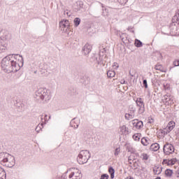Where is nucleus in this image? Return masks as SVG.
I'll list each match as a JSON object with an SVG mask.
<instances>
[{"label":"nucleus","mask_w":179,"mask_h":179,"mask_svg":"<svg viewBox=\"0 0 179 179\" xmlns=\"http://www.w3.org/2000/svg\"><path fill=\"white\" fill-rule=\"evenodd\" d=\"M12 57H13V55H8L3 58L1 62V66L2 69L4 71V72L7 73H11V72H13L15 73L17 72L15 67L16 64L13 63L12 62V59H10L12 58Z\"/></svg>","instance_id":"obj_1"},{"label":"nucleus","mask_w":179,"mask_h":179,"mask_svg":"<svg viewBox=\"0 0 179 179\" xmlns=\"http://www.w3.org/2000/svg\"><path fill=\"white\" fill-rule=\"evenodd\" d=\"M34 99H36L37 100H41L43 101V103H47V101H50L51 96H50V93L47 89L39 88L35 92Z\"/></svg>","instance_id":"obj_2"},{"label":"nucleus","mask_w":179,"mask_h":179,"mask_svg":"<svg viewBox=\"0 0 179 179\" xmlns=\"http://www.w3.org/2000/svg\"><path fill=\"white\" fill-rule=\"evenodd\" d=\"M10 55H13L12 57H10L11 62H13V64H15V70H17V71H19L24 64L23 57L17 54H13Z\"/></svg>","instance_id":"obj_3"},{"label":"nucleus","mask_w":179,"mask_h":179,"mask_svg":"<svg viewBox=\"0 0 179 179\" xmlns=\"http://www.w3.org/2000/svg\"><path fill=\"white\" fill-rule=\"evenodd\" d=\"M90 159V152L88 150H81L77 157V162L79 164H86Z\"/></svg>","instance_id":"obj_4"},{"label":"nucleus","mask_w":179,"mask_h":179,"mask_svg":"<svg viewBox=\"0 0 179 179\" xmlns=\"http://www.w3.org/2000/svg\"><path fill=\"white\" fill-rule=\"evenodd\" d=\"M174 145L173 144L166 143L163 147V152L165 155H169L174 153Z\"/></svg>","instance_id":"obj_5"},{"label":"nucleus","mask_w":179,"mask_h":179,"mask_svg":"<svg viewBox=\"0 0 179 179\" xmlns=\"http://www.w3.org/2000/svg\"><path fill=\"white\" fill-rule=\"evenodd\" d=\"M15 164V157L10 155V157H8V160L4 162L3 166L12 169V167H13Z\"/></svg>","instance_id":"obj_6"},{"label":"nucleus","mask_w":179,"mask_h":179,"mask_svg":"<svg viewBox=\"0 0 179 179\" xmlns=\"http://www.w3.org/2000/svg\"><path fill=\"white\" fill-rule=\"evenodd\" d=\"M10 155L8 152H0V164L2 166L5 164L6 162H8V158L10 157Z\"/></svg>","instance_id":"obj_7"},{"label":"nucleus","mask_w":179,"mask_h":179,"mask_svg":"<svg viewBox=\"0 0 179 179\" xmlns=\"http://www.w3.org/2000/svg\"><path fill=\"white\" fill-rule=\"evenodd\" d=\"M41 120L42 121V123L41 124V127H42V128H44V125H45V124H47V122H48V121L50 120V119L51 118V116H49L45 113H43L41 115Z\"/></svg>","instance_id":"obj_8"},{"label":"nucleus","mask_w":179,"mask_h":179,"mask_svg":"<svg viewBox=\"0 0 179 179\" xmlns=\"http://www.w3.org/2000/svg\"><path fill=\"white\" fill-rule=\"evenodd\" d=\"M90 51H92V45L88 43L82 48V52L84 55H89Z\"/></svg>","instance_id":"obj_9"},{"label":"nucleus","mask_w":179,"mask_h":179,"mask_svg":"<svg viewBox=\"0 0 179 179\" xmlns=\"http://www.w3.org/2000/svg\"><path fill=\"white\" fill-rule=\"evenodd\" d=\"M133 126L136 128V129H141L142 127H143V122L139 121L138 120H133Z\"/></svg>","instance_id":"obj_10"},{"label":"nucleus","mask_w":179,"mask_h":179,"mask_svg":"<svg viewBox=\"0 0 179 179\" xmlns=\"http://www.w3.org/2000/svg\"><path fill=\"white\" fill-rule=\"evenodd\" d=\"M175 127H176V122H174V121L169 122L166 126V129L168 132H171V131L174 129Z\"/></svg>","instance_id":"obj_11"},{"label":"nucleus","mask_w":179,"mask_h":179,"mask_svg":"<svg viewBox=\"0 0 179 179\" xmlns=\"http://www.w3.org/2000/svg\"><path fill=\"white\" fill-rule=\"evenodd\" d=\"M160 149V145L159 143H152L150 147V150H152V152H157Z\"/></svg>","instance_id":"obj_12"},{"label":"nucleus","mask_w":179,"mask_h":179,"mask_svg":"<svg viewBox=\"0 0 179 179\" xmlns=\"http://www.w3.org/2000/svg\"><path fill=\"white\" fill-rule=\"evenodd\" d=\"M155 69H156V71H160V72H164V73H166V72H167V69L163 67V65L162 64L155 65Z\"/></svg>","instance_id":"obj_13"},{"label":"nucleus","mask_w":179,"mask_h":179,"mask_svg":"<svg viewBox=\"0 0 179 179\" xmlns=\"http://www.w3.org/2000/svg\"><path fill=\"white\" fill-rule=\"evenodd\" d=\"M136 104L138 108L145 106V102H143V99H142V98H137L136 100Z\"/></svg>","instance_id":"obj_14"},{"label":"nucleus","mask_w":179,"mask_h":179,"mask_svg":"<svg viewBox=\"0 0 179 179\" xmlns=\"http://www.w3.org/2000/svg\"><path fill=\"white\" fill-rule=\"evenodd\" d=\"M60 27H69V21L68 20H63L59 22Z\"/></svg>","instance_id":"obj_15"},{"label":"nucleus","mask_w":179,"mask_h":179,"mask_svg":"<svg viewBox=\"0 0 179 179\" xmlns=\"http://www.w3.org/2000/svg\"><path fill=\"white\" fill-rule=\"evenodd\" d=\"M120 134L121 135H124L125 134H129V131H128V127L125 125H123L120 127Z\"/></svg>","instance_id":"obj_16"},{"label":"nucleus","mask_w":179,"mask_h":179,"mask_svg":"<svg viewBox=\"0 0 179 179\" xmlns=\"http://www.w3.org/2000/svg\"><path fill=\"white\" fill-rule=\"evenodd\" d=\"M162 170H163L162 167L159 168V166H155L153 168V173L154 174H157V176H159V174L162 173Z\"/></svg>","instance_id":"obj_17"},{"label":"nucleus","mask_w":179,"mask_h":179,"mask_svg":"<svg viewBox=\"0 0 179 179\" xmlns=\"http://www.w3.org/2000/svg\"><path fill=\"white\" fill-rule=\"evenodd\" d=\"M92 59L94 61H96V62L98 65H104V62L101 59V57H99V60H98L97 57L94 56V57H92Z\"/></svg>","instance_id":"obj_18"},{"label":"nucleus","mask_w":179,"mask_h":179,"mask_svg":"<svg viewBox=\"0 0 179 179\" xmlns=\"http://www.w3.org/2000/svg\"><path fill=\"white\" fill-rule=\"evenodd\" d=\"M150 141V139L147 138L146 137H143L141 138V143L143 145V146H148L149 145V142Z\"/></svg>","instance_id":"obj_19"},{"label":"nucleus","mask_w":179,"mask_h":179,"mask_svg":"<svg viewBox=\"0 0 179 179\" xmlns=\"http://www.w3.org/2000/svg\"><path fill=\"white\" fill-rule=\"evenodd\" d=\"M134 45H136V47H137V48H140V47H142L143 45V43H142V41H141V40L135 39Z\"/></svg>","instance_id":"obj_20"},{"label":"nucleus","mask_w":179,"mask_h":179,"mask_svg":"<svg viewBox=\"0 0 179 179\" xmlns=\"http://www.w3.org/2000/svg\"><path fill=\"white\" fill-rule=\"evenodd\" d=\"M107 76L108 78H114V76H115V71H112V70H109L107 71Z\"/></svg>","instance_id":"obj_21"},{"label":"nucleus","mask_w":179,"mask_h":179,"mask_svg":"<svg viewBox=\"0 0 179 179\" xmlns=\"http://www.w3.org/2000/svg\"><path fill=\"white\" fill-rule=\"evenodd\" d=\"M0 179H6V172L3 169H0Z\"/></svg>","instance_id":"obj_22"},{"label":"nucleus","mask_w":179,"mask_h":179,"mask_svg":"<svg viewBox=\"0 0 179 179\" xmlns=\"http://www.w3.org/2000/svg\"><path fill=\"white\" fill-rule=\"evenodd\" d=\"M165 176L166 177H171L173 176V170L169 169L165 170Z\"/></svg>","instance_id":"obj_23"},{"label":"nucleus","mask_w":179,"mask_h":179,"mask_svg":"<svg viewBox=\"0 0 179 179\" xmlns=\"http://www.w3.org/2000/svg\"><path fill=\"white\" fill-rule=\"evenodd\" d=\"M124 117H125L126 120H132L135 117V114L126 113Z\"/></svg>","instance_id":"obj_24"},{"label":"nucleus","mask_w":179,"mask_h":179,"mask_svg":"<svg viewBox=\"0 0 179 179\" xmlns=\"http://www.w3.org/2000/svg\"><path fill=\"white\" fill-rule=\"evenodd\" d=\"M74 22V26L76 27H78V26H79L80 24V18L79 17H76L73 20Z\"/></svg>","instance_id":"obj_25"},{"label":"nucleus","mask_w":179,"mask_h":179,"mask_svg":"<svg viewBox=\"0 0 179 179\" xmlns=\"http://www.w3.org/2000/svg\"><path fill=\"white\" fill-rule=\"evenodd\" d=\"M5 50H6V45L0 42V53L3 52V51H5Z\"/></svg>","instance_id":"obj_26"},{"label":"nucleus","mask_w":179,"mask_h":179,"mask_svg":"<svg viewBox=\"0 0 179 179\" xmlns=\"http://www.w3.org/2000/svg\"><path fill=\"white\" fill-rule=\"evenodd\" d=\"M128 36V35H127V34H122L121 35H120V38H121L122 41L123 43H125V41H127V38Z\"/></svg>","instance_id":"obj_27"},{"label":"nucleus","mask_w":179,"mask_h":179,"mask_svg":"<svg viewBox=\"0 0 179 179\" xmlns=\"http://www.w3.org/2000/svg\"><path fill=\"white\" fill-rule=\"evenodd\" d=\"M127 150L130 153H135V152H136V150H135V149H134L131 145H127Z\"/></svg>","instance_id":"obj_28"},{"label":"nucleus","mask_w":179,"mask_h":179,"mask_svg":"<svg viewBox=\"0 0 179 179\" xmlns=\"http://www.w3.org/2000/svg\"><path fill=\"white\" fill-rule=\"evenodd\" d=\"M177 162H178V160L176 158L169 159V164L170 166H174Z\"/></svg>","instance_id":"obj_29"},{"label":"nucleus","mask_w":179,"mask_h":179,"mask_svg":"<svg viewBox=\"0 0 179 179\" xmlns=\"http://www.w3.org/2000/svg\"><path fill=\"white\" fill-rule=\"evenodd\" d=\"M129 108L130 113L131 114H135V113L136 112V108L133 106H130Z\"/></svg>","instance_id":"obj_30"},{"label":"nucleus","mask_w":179,"mask_h":179,"mask_svg":"<svg viewBox=\"0 0 179 179\" xmlns=\"http://www.w3.org/2000/svg\"><path fill=\"white\" fill-rule=\"evenodd\" d=\"M138 114H143V113H145V106H141L140 108H138Z\"/></svg>","instance_id":"obj_31"},{"label":"nucleus","mask_w":179,"mask_h":179,"mask_svg":"<svg viewBox=\"0 0 179 179\" xmlns=\"http://www.w3.org/2000/svg\"><path fill=\"white\" fill-rule=\"evenodd\" d=\"M102 10V16H108V9L103 8Z\"/></svg>","instance_id":"obj_32"},{"label":"nucleus","mask_w":179,"mask_h":179,"mask_svg":"<svg viewBox=\"0 0 179 179\" xmlns=\"http://www.w3.org/2000/svg\"><path fill=\"white\" fill-rule=\"evenodd\" d=\"M108 178H110V176H108V174H107V173L101 174V178H100V179H108Z\"/></svg>","instance_id":"obj_33"},{"label":"nucleus","mask_w":179,"mask_h":179,"mask_svg":"<svg viewBox=\"0 0 179 179\" xmlns=\"http://www.w3.org/2000/svg\"><path fill=\"white\" fill-rule=\"evenodd\" d=\"M64 16H67V17H70L71 15H72V13H71V11H68V10H64Z\"/></svg>","instance_id":"obj_34"},{"label":"nucleus","mask_w":179,"mask_h":179,"mask_svg":"<svg viewBox=\"0 0 179 179\" xmlns=\"http://www.w3.org/2000/svg\"><path fill=\"white\" fill-rule=\"evenodd\" d=\"M62 31H64V33H68V30H70L69 27H60Z\"/></svg>","instance_id":"obj_35"},{"label":"nucleus","mask_w":179,"mask_h":179,"mask_svg":"<svg viewBox=\"0 0 179 179\" xmlns=\"http://www.w3.org/2000/svg\"><path fill=\"white\" fill-rule=\"evenodd\" d=\"M108 173L110 174L115 173V170L114 169V168L113 166H109V168H108Z\"/></svg>","instance_id":"obj_36"},{"label":"nucleus","mask_w":179,"mask_h":179,"mask_svg":"<svg viewBox=\"0 0 179 179\" xmlns=\"http://www.w3.org/2000/svg\"><path fill=\"white\" fill-rule=\"evenodd\" d=\"M133 139H134L136 141H138L141 139V136L139 134H134L133 135Z\"/></svg>","instance_id":"obj_37"},{"label":"nucleus","mask_w":179,"mask_h":179,"mask_svg":"<svg viewBox=\"0 0 179 179\" xmlns=\"http://www.w3.org/2000/svg\"><path fill=\"white\" fill-rule=\"evenodd\" d=\"M162 164H167V166H170V159H163Z\"/></svg>","instance_id":"obj_38"},{"label":"nucleus","mask_w":179,"mask_h":179,"mask_svg":"<svg viewBox=\"0 0 179 179\" xmlns=\"http://www.w3.org/2000/svg\"><path fill=\"white\" fill-rule=\"evenodd\" d=\"M120 152H121V149L120 148H117L115 150V156H118V155H120Z\"/></svg>","instance_id":"obj_39"},{"label":"nucleus","mask_w":179,"mask_h":179,"mask_svg":"<svg viewBox=\"0 0 179 179\" xmlns=\"http://www.w3.org/2000/svg\"><path fill=\"white\" fill-rule=\"evenodd\" d=\"M41 129H43V127L38 125L36 127V128L35 129V131L38 133V132H40V131H41Z\"/></svg>","instance_id":"obj_40"},{"label":"nucleus","mask_w":179,"mask_h":179,"mask_svg":"<svg viewBox=\"0 0 179 179\" xmlns=\"http://www.w3.org/2000/svg\"><path fill=\"white\" fill-rule=\"evenodd\" d=\"M143 85L145 89H148V80H143Z\"/></svg>","instance_id":"obj_41"},{"label":"nucleus","mask_w":179,"mask_h":179,"mask_svg":"<svg viewBox=\"0 0 179 179\" xmlns=\"http://www.w3.org/2000/svg\"><path fill=\"white\" fill-rule=\"evenodd\" d=\"M164 89L165 90H170V85H169V84H164Z\"/></svg>","instance_id":"obj_42"},{"label":"nucleus","mask_w":179,"mask_h":179,"mask_svg":"<svg viewBox=\"0 0 179 179\" xmlns=\"http://www.w3.org/2000/svg\"><path fill=\"white\" fill-rule=\"evenodd\" d=\"M148 159H149V155H148V154H143V160H148Z\"/></svg>","instance_id":"obj_43"},{"label":"nucleus","mask_w":179,"mask_h":179,"mask_svg":"<svg viewBox=\"0 0 179 179\" xmlns=\"http://www.w3.org/2000/svg\"><path fill=\"white\" fill-rule=\"evenodd\" d=\"M77 4L79 5L80 8H83V1H78Z\"/></svg>","instance_id":"obj_44"},{"label":"nucleus","mask_w":179,"mask_h":179,"mask_svg":"<svg viewBox=\"0 0 179 179\" xmlns=\"http://www.w3.org/2000/svg\"><path fill=\"white\" fill-rule=\"evenodd\" d=\"M174 66H179L178 60H175L173 62Z\"/></svg>","instance_id":"obj_45"},{"label":"nucleus","mask_w":179,"mask_h":179,"mask_svg":"<svg viewBox=\"0 0 179 179\" xmlns=\"http://www.w3.org/2000/svg\"><path fill=\"white\" fill-rule=\"evenodd\" d=\"M175 18H176L177 22H179V10H178V13H176Z\"/></svg>","instance_id":"obj_46"},{"label":"nucleus","mask_w":179,"mask_h":179,"mask_svg":"<svg viewBox=\"0 0 179 179\" xmlns=\"http://www.w3.org/2000/svg\"><path fill=\"white\" fill-rule=\"evenodd\" d=\"M73 176H75V172H71L70 173V175L69 176V178H72V177H73Z\"/></svg>","instance_id":"obj_47"},{"label":"nucleus","mask_w":179,"mask_h":179,"mask_svg":"<svg viewBox=\"0 0 179 179\" xmlns=\"http://www.w3.org/2000/svg\"><path fill=\"white\" fill-rule=\"evenodd\" d=\"M80 174V171H78V173L76 174L75 177L76 178L75 179H78V177H79V175Z\"/></svg>","instance_id":"obj_48"},{"label":"nucleus","mask_w":179,"mask_h":179,"mask_svg":"<svg viewBox=\"0 0 179 179\" xmlns=\"http://www.w3.org/2000/svg\"><path fill=\"white\" fill-rule=\"evenodd\" d=\"M92 15H93L94 17H100V14L96 15L95 13H92Z\"/></svg>","instance_id":"obj_49"},{"label":"nucleus","mask_w":179,"mask_h":179,"mask_svg":"<svg viewBox=\"0 0 179 179\" xmlns=\"http://www.w3.org/2000/svg\"><path fill=\"white\" fill-rule=\"evenodd\" d=\"M120 83H121V85H125L126 83H127V82L125 81V80H120Z\"/></svg>","instance_id":"obj_50"},{"label":"nucleus","mask_w":179,"mask_h":179,"mask_svg":"<svg viewBox=\"0 0 179 179\" xmlns=\"http://www.w3.org/2000/svg\"><path fill=\"white\" fill-rule=\"evenodd\" d=\"M71 127H73L74 128V129H78V128H79V124H76V125H71Z\"/></svg>","instance_id":"obj_51"},{"label":"nucleus","mask_w":179,"mask_h":179,"mask_svg":"<svg viewBox=\"0 0 179 179\" xmlns=\"http://www.w3.org/2000/svg\"><path fill=\"white\" fill-rule=\"evenodd\" d=\"M62 178H63V179H66V173H64V174L62 176Z\"/></svg>","instance_id":"obj_52"},{"label":"nucleus","mask_w":179,"mask_h":179,"mask_svg":"<svg viewBox=\"0 0 179 179\" xmlns=\"http://www.w3.org/2000/svg\"><path fill=\"white\" fill-rule=\"evenodd\" d=\"M110 178H111V179H113L114 177H115V173H110Z\"/></svg>","instance_id":"obj_53"},{"label":"nucleus","mask_w":179,"mask_h":179,"mask_svg":"<svg viewBox=\"0 0 179 179\" xmlns=\"http://www.w3.org/2000/svg\"><path fill=\"white\" fill-rule=\"evenodd\" d=\"M113 67L114 66H116V68H118L119 67V66L117 65V64L116 63V62H115L114 64H113Z\"/></svg>","instance_id":"obj_54"},{"label":"nucleus","mask_w":179,"mask_h":179,"mask_svg":"<svg viewBox=\"0 0 179 179\" xmlns=\"http://www.w3.org/2000/svg\"><path fill=\"white\" fill-rule=\"evenodd\" d=\"M159 2H165L166 0H159Z\"/></svg>","instance_id":"obj_55"},{"label":"nucleus","mask_w":179,"mask_h":179,"mask_svg":"<svg viewBox=\"0 0 179 179\" xmlns=\"http://www.w3.org/2000/svg\"><path fill=\"white\" fill-rule=\"evenodd\" d=\"M155 179H162V178H160V176H158Z\"/></svg>","instance_id":"obj_56"},{"label":"nucleus","mask_w":179,"mask_h":179,"mask_svg":"<svg viewBox=\"0 0 179 179\" xmlns=\"http://www.w3.org/2000/svg\"><path fill=\"white\" fill-rule=\"evenodd\" d=\"M128 2V0L124 1V3H127Z\"/></svg>","instance_id":"obj_57"},{"label":"nucleus","mask_w":179,"mask_h":179,"mask_svg":"<svg viewBox=\"0 0 179 179\" xmlns=\"http://www.w3.org/2000/svg\"><path fill=\"white\" fill-rule=\"evenodd\" d=\"M91 29H92V28H89V29H87V31H90L91 30Z\"/></svg>","instance_id":"obj_58"},{"label":"nucleus","mask_w":179,"mask_h":179,"mask_svg":"<svg viewBox=\"0 0 179 179\" xmlns=\"http://www.w3.org/2000/svg\"><path fill=\"white\" fill-rule=\"evenodd\" d=\"M101 5L102 8H104V6L103 5V3H101Z\"/></svg>","instance_id":"obj_59"},{"label":"nucleus","mask_w":179,"mask_h":179,"mask_svg":"<svg viewBox=\"0 0 179 179\" xmlns=\"http://www.w3.org/2000/svg\"><path fill=\"white\" fill-rule=\"evenodd\" d=\"M164 34H169V33H164Z\"/></svg>","instance_id":"obj_60"},{"label":"nucleus","mask_w":179,"mask_h":179,"mask_svg":"<svg viewBox=\"0 0 179 179\" xmlns=\"http://www.w3.org/2000/svg\"><path fill=\"white\" fill-rule=\"evenodd\" d=\"M173 67H170V71H171V69H172Z\"/></svg>","instance_id":"obj_61"},{"label":"nucleus","mask_w":179,"mask_h":179,"mask_svg":"<svg viewBox=\"0 0 179 179\" xmlns=\"http://www.w3.org/2000/svg\"><path fill=\"white\" fill-rule=\"evenodd\" d=\"M172 26H173V24L171 25L170 28H171Z\"/></svg>","instance_id":"obj_62"},{"label":"nucleus","mask_w":179,"mask_h":179,"mask_svg":"<svg viewBox=\"0 0 179 179\" xmlns=\"http://www.w3.org/2000/svg\"><path fill=\"white\" fill-rule=\"evenodd\" d=\"M73 120H75V117L71 120V122L73 121Z\"/></svg>","instance_id":"obj_63"},{"label":"nucleus","mask_w":179,"mask_h":179,"mask_svg":"<svg viewBox=\"0 0 179 179\" xmlns=\"http://www.w3.org/2000/svg\"><path fill=\"white\" fill-rule=\"evenodd\" d=\"M131 76H134V75H131Z\"/></svg>","instance_id":"obj_64"}]
</instances>
